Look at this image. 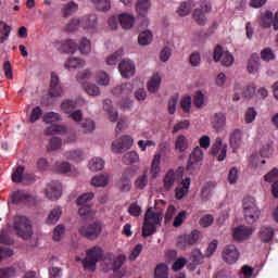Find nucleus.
<instances>
[{
  "label": "nucleus",
  "mask_w": 278,
  "mask_h": 278,
  "mask_svg": "<svg viewBox=\"0 0 278 278\" xmlns=\"http://www.w3.org/2000/svg\"><path fill=\"white\" fill-rule=\"evenodd\" d=\"M163 215L160 212H155L152 208H148L144 215V222L142 227L143 238H149L152 233H155V227L162 225Z\"/></svg>",
  "instance_id": "nucleus-1"
},
{
  "label": "nucleus",
  "mask_w": 278,
  "mask_h": 278,
  "mask_svg": "<svg viewBox=\"0 0 278 278\" xmlns=\"http://www.w3.org/2000/svg\"><path fill=\"white\" fill-rule=\"evenodd\" d=\"M13 229L15 233L23 240H29L34 236V230L31 229V220L27 216L17 215L13 222Z\"/></svg>",
  "instance_id": "nucleus-2"
},
{
  "label": "nucleus",
  "mask_w": 278,
  "mask_h": 278,
  "mask_svg": "<svg viewBox=\"0 0 278 278\" xmlns=\"http://www.w3.org/2000/svg\"><path fill=\"white\" fill-rule=\"evenodd\" d=\"M103 257V250L101 247L96 245L87 252V257L81 260V257L77 256L76 262H81L85 270H97V262Z\"/></svg>",
  "instance_id": "nucleus-3"
},
{
  "label": "nucleus",
  "mask_w": 278,
  "mask_h": 278,
  "mask_svg": "<svg viewBox=\"0 0 278 278\" xmlns=\"http://www.w3.org/2000/svg\"><path fill=\"white\" fill-rule=\"evenodd\" d=\"M243 216L248 223H255L260 219L262 212L257 207V202L253 197H245L242 202Z\"/></svg>",
  "instance_id": "nucleus-4"
},
{
  "label": "nucleus",
  "mask_w": 278,
  "mask_h": 278,
  "mask_svg": "<svg viewBox=\"0 0 278 278\" xmlns=\"http://www.w3.org/2000/svg\"><path fill=\"white\" fill-rule=\"evenodd\" d=\"M103 222L96 220L88 225H83L78 228V233L83 236V238H87V240H97L103 231Z\"/></svg>",
  "instance_id": "nucleus-5"
},
{
  "label": "nucleus",
  "mask_w": 278,
  "mask_h": 278,
  "mask_svg": "<svg viewBox=\"0 0 278 278\" xmlns=\"http://www.w3.org/2000/svg\"><path fill=\"white\" fill-rule=\"evenodd\" d=\"M205 153L203 149L197 146L189 155V160L187 162V170L190 175H194V173H199L201 166H203V157Z\"/></svg>",
  "instance_id": "nucleus-6"
},
{
  "label": "nucleus",
  "mask_w": 278,
  "mask_h": 278,
  "mask_svg": "<svg viewBox=\"0 0 278 278\" xmlns=\"http://www.w3.org/2000/svg\"><path fill=\"white\" fill-rule=\"evenodd\" d=\"M46 134H47V136H55L58 134L60 136H64V134H65L64 142H67V143L77 142V132H75V131L67 132L66 126H64V125L50 126V127L46 128Z\"/></svg>",
  "instance_id": "nucleus-7"
},
{
  "label": "nucleus",
  "mask_w": 278,
  "mask_h": 278,
  "mask_svg": "<svg viewBox=\"0 0 278 278\" xmlns=\"http://www.w3.org/2000/svg\"><path fill=\"white\" fill-rule=\"evenodd\" d=\"M181 180H184L181 172L169 169L163 177V188L165 190H173V187L180 184Z\"/></svg>",
  "instance_id": "nucleus-8"
},
{
  "label": "nucleus",
  "mask_w": 278,
  "mask_h": 278,
  "mask_svg": "<svg viewBox=\"0 0 278 278\" xmlns=\"http://www.w3.org/2000/svg\"><path fill=\"white\" fill-rule=\"evenodd\" d=\"M222 260L229 265L236 264L240 260V251L233 244L225 245L222 251Z\"/></svg>",
  "instance_id": "nucleus-9"
},
{
  "label": "nucleus",
  "mask_w": 278,
  "mask_h": 278,
  "mask_svg": "<svg viewBox=\"0 0 278 278\" xmlns=\"http://www.w3.org/2000/svg\"><path fill=\"white\" fill-rule=\"evenodd\" d=\"M134 147V137L126 135L113 141L111 149L113 153H123Z\"/></svg>",
  "instance_id": "nucleus-10"
},
{
  "label": "nucleus",
  "mask_w": 278,
  "mask_h": 278,
  "mask_svg": "<svg viewBox=\"0 0 278 278\" xmlns=\"http://www.w3.org/2000/svg\"><path fill=\"white\" fill-rule=\"evenodd\" d=\"M81 29L85 31H96L99 27V16L96 13L83 15L80 17Z\"/></svg>",
  "instance_id": "nucleus-11"
},
{
  "label": "nucleus",
  "mask_w": 278,
  "mask_h": 278,
  "mask_svg": "<svg viewBox=\"0 0 278 278\" xmlns=\"http://www.w3.org/2000/svg\"><path fill=\"white\" fill-rule=\"evenodd\" d=\"M197 9V0H185L178 4L176 8V14L180 18H186V16H190L192 11Z\"/></svg>",
  "instance_id": "nucleus-12"
},
{
  "label": "nucleus",
  "mask_w": 278,
  "mask_h": 278,
  "mask_svg": "<svg viewBox=\"0 0 278 278\" xmlns=\"http://www.w3.org/2000/svg\"><path fill=\"white\" fill-rule=\"evenodd\" d=\"M215 62H220L223 66H231L233 64V55L229 51L223 50L220 46H217L214 50Z\"/></svg>",
  "instance_id": "nucleus-13"
},
{
  "label": "nucleus",
  "mask_w": 278,
  "mask_h": 278,
  "mask_svg": "<svg viewBox=\"0 0 278 278\" xmlns=\"http://www.w3.org/2000/svg\"><path fill=\"white\" fill-rule=\"evenodd\" d=\"M211 153L217 157L218 162H223L225 157H227V143L223 142V138H216L212 146Z\"/></svg>",
  "instance_id": "nucleus-14"
},
{
  "label": "nucleus",
  "mask_w": 278,
  "mask_h": 278,
  "mask_svg": "<svg viewBox=\"0 0 278 278\" xmlns=\"http://www.w3.org/2000/svg\"><path fill=\"white\" fill-rule=\"evenodd\" d=\"M118 68L122 77L125 79H129V77H134V75H136V64L129 59H124L119 63Z\"/></svg>",
  "instance_id": "nucleus-15"
},
{
  "label": "nucleus",
  "mask_w": 278,
  "mask_h": 278,
  "mask_svg": "<svg viewBox=\"0 0 278 278\" xmlns=\"http://www.w3.org/2000/svg\"><path fill=\"white\" fill-rule=\"evenodd\" d=\"M253 228L247 226H239L232 230V238L236 242H244L253 236Z\"/></svg>",
  "instance_id": "nucleus-16"
},
{
  "label": "nucleus",
  "mask_w": 278,
  "mask_h": 278,
  "mask_svg": "<svg viewBox=\"0 0 278 278\" xmlns=\"http://www.w3.org/2000/svg\"><path fill=\"white\" fill-rule=\"evenodd\" d=\"M46 197L50 201H58L62 197V184L59 181H52L48 184L46 188Z\"/></svg>",
  "instance_id": "nucleus-17"
},
{
  "label": "nucleus",
  "mask_w": 278,
  "mask_h": 278,
  "mask_svg": "<svg viewBox=\"0 0 278 278\" xmlns=\"http://www.w3.org/2000/svg\"><path fill=\"white\" fill-rule=\"evenodd\" d=\"M134 92V85L131 83H125L113 88L112 93L114 97H118L119 99H127L131 97Z\"/></svg>",
  "instance_id": "nucleus-18"
},
{
  "label": "nucleus",
  "mask_w": 278,
  "mask_h": 278,
  "mask_svg": "<svg viewBox=\"0 0 278 278\" xmlns=\"http://www.w3.org/2000/svg\"><path fill=\"white\" fill-rule=\"evenodd\" d=\"M64 92V88L60 84V77L58 74L52 73L50 78V89L49 94L50 97H60Z\"/></svg>",
  "instance_id": "nucleus-19"
},
{
  "label": "nucleus",
  "mask_w": 278,
  "mask_h": 278,
  "mask_svg": "<svg viewBox=\"0 0 278 278\" xmlns=\"http://www.w3.org/2000/svg\"><path fill=\"white\" fill-rule=\"evenodd\" d=\"M125 262H127V256L125 254H119L116 258H113V278L125 277V271L121 270Z\"/></svg>",
  "instance_id": "nucleus-20"
},
{
  "label": "nucleus",
  "mask_w": 278,
  "mask_h": 278,
  "mask_svg": "<svg viewBox=\"0 0 278 278\" xmlns=\"http://www.w3.org/2000/svg\"><path fill=\"white\" fill-rule=\"evenodd\" d=\"M265 181L271 184V192L275 199H278V169L274 168L264 176Z\"/></svg>",
  "instance_id": "nucleus-21"
},
{
  "label": "nucleus",
  "mask_w": 278,
  "mask_h": 278,
  "mask_svg": "<svg viewBox=\"0 0 278 278\" xmlns=\"http://www.w3.org/2000/svg\"><path fill=\"white\" fill-rule=\"evenodd\" d=\"M190 184H192V180H190V178H185L177 184V187L175 189L176 199H184V197H186L190 192Z\"/></svg>",
  "instance_id": "nucleus-22"
},
{
  "label": "nucleus",
  "mask_w": 278,
  "mask_h": 278,
  "mask_svg": "<svg viewBox=\"0 0 278 278\" xmlns=\"http://www.w3.org/2000/svg\"><path fill=\"white\" fill-rule=\"evenodd\" d=\"M160 173H162V154L155 153L151 162L150 175L152 179H157Z\"/></svg>",
  "instance_id": "nucleus-23"
},
{
  "label": "nucleus",
  "mask_w": 278,
  "mask_h": 278,
  "mask_svg": "<svg viewBox=\"0 0 278 278\" xmlns=\"http://www.w3.org/2000/svg\"><path fill=\"white\" fill-rule=\"evenodd\" d=\"M242 129L236 128L229 135V144L232 151H238L239 147H242Z\"/></svg>",
  "instance_id": "nucleus-24"
},
{
  "label": "nucleus",
  "mask_w": 278,
  "mask_h": 278,
  "mask_svg": "<svg viewBox=\"0 0 278 278\" xmlns=\"http://www.w3.org/2000/svg\"><path fill=\"white\" fill-rule=\"evenodd\" d=\"M161 86H162V75H160V73H154L147 83L148 91L151 94H155V92L160 90Z\"/></svg>",
  "instance_id": "nucleus-25"
},
{
  "label": "nucleus",
  "mask_w": 278,
  "mask_h": 278,
  "mask_svg": "<svg viewBox=\"0 0 278 278\" xmlns=\"http://www.w3.org/2000/svg\"><path fill=\"white\" fill-rule=\"evenodd\" d=\"M211 125L216 131H223V128L227 125V116H225V113L213 114Z\"/></svg>",
  "instance_id": "nucleus-26"
},
{
  "label": "nucleus",
  "mask_w": 278,
  "mask_h": 278,
  "mask_svg": "<svg viewBox=\"0 0 278 278\" xmlns=\"http://www.w3.org/2000/svg\"><path fill=\"white\" fill-rule=\"evenodd\" d=\"M79 12V4L75 1H70L62 4L61 14L64 18H70L73 14H77Z\"/></svg>",
  "instance_id": "nucleus-27"
},
{
  "label": "nucleus",
  "mask_w": 278,
  "mask_h": 278,
  "mask_svg": "<svg viewBox=\"0 0 278 278\" xmlns=\"http://www.w3.org/2000/svg\"><path fill=\"white\" fill-rule=\"evenodd\" d=\"M136 23V16L131 13H122L119 14V25L122 29H131Z\"/></svg>",
  "instance_id": "nucleus-28"
},
{
  "label": "nucleus",
  "mask_w": 278,
  "mask_h": 278,
  "mask_svg": "<svg viewBox=\"0 0 278 278\" xmlns=\"http://www.w3.org/2000/svg\"><path fill=\"white\" fill-rule=\"evenodd\" d=\"M204 257H205V255H203V252H201V250L194 249L191 252V255L189 257L190 269L194 270L197 268V266H199L203 262Z\"/></svg>",
  "instance_id": "nucleus-29"
},
{
  "label": "nucleus",
  "mask_w": 278,
  "mask_h": 278,
  "mask_svg": "<svg viewBox=\"0 0 278 278\" xmlns=\"http://www.w3.org/2000/svg\"><path fill=\"white\" fill-rule=\"evenodd\" d=\"M135 10L138 16H147L151 10V0H137L135 3Z\"/></svg>",
  "instance_id": "nucleus-30"
},
{
  "label": "nucleus",
  "mask_w": 278,
  "mask_h": 278,
  "mask_svg": "<svg viewBox=\"0 0 278 278\" xmlns=\"http://www.w3.org/2000/svg\"><path fill=\"white\" fill-rule=\"evenodd\" d=\"M190 147V141L184 135H179L175 139V149L178 153H186Z\"/></svg>",
  "instance_id": "nucleus-31"
},
{
  "label": "nucleus",
  "mask_w": 278,
  "mask_h": 278,
  "mask_svg": "<svg viewBox=\"0 0 278 278\" xmlns=\"http://www.w3.org/2000/svg\"><path fill=\"white\" fill-rule=\"evenodd\" d=\"M258 23L261 27L264 29H270L273 27V12L271 11H264L260 15Z\"/></svg>",
  "instance_id": "nucleus-32"
},
{
  "label": "nucleus",
  "mask_w": 278,
  "mask_h": 278,
  "mask_svg": "<svg viewBox=\"0 0 278 278\" xmlns=\"http://www.w3.org/2000/svg\"><path fill=\"white\" fill-rule=\"evenodd\" d=\"M86 65V62L79 58H70L65 63H64V68L67 71H75L77 68H83V66Z\"/></svg>",
  "instance_id": "nucleus-33"
},
{
  "label": "nucleus",
  "mask_w": 278,
  "mask_h": 278,
  "mask_svg": "<svg viewBox=\"0 0 278 278\" xmlns=\"http://www.w3.org/2000/svg\"><path fill=\"white\" fill-rule=\"evenodd\" d=\"M275 238V229L269 226H263L260 230V239L262 242L268 243Z\"/></svg>",
  "instance_id": "nucleus-34"
},
{
  "label": "nucleus",
  "mask_w": 278,
  "mask_h": 278,
  "mask_svg": "<svg viewBox=\"0 0 278 278\" xmlns=\"http://www.w3.org/2000/svg\"><path fill=\"white\" fill-rule=\"evenodd\" d=\"M191 16L197 25H200V26L207 25V16H205V13L201 11V8H195Z\"/></svg>",
  "instance_id": "nucleus-35"
},
{
  "label": "nucleus",
  "mask_w": 278,
  "mask_h": 278,
  "mask_svg": "<svg viewBox=\"0 0 278 278\" xmlns=\"http://www.w3.org/2000/svg\"><path fill=\"white\" fill-rule=\"evenodd\" d=\"M103 110L108 112L109 118L112 123H116V121H118V112L114 111V108L112 106V100H104Z\"/></svg>",
  "instance_id": "nucleus-36"
},
{
  "label": "nucleus",
  "mask_w": 278,
  "mask_h": 278,
  "mask_svg": "<svg viewBox=\"0 0 278 278\" xmlns=\"http://www.w3.org/2000/svg\"><path fill=\"white\" fill-rule=\"evenodd\" d=\"M140 47H149L153 42V33L151 30H143L138 36Z\"/></svg>",
  "instance_id": "nucleus-37"
},
{
  "label": "nucleus",
  "mask_w": 278,
  "mask_h": 278,
  "mask_svg": "<svg viewBox=\"0 0 278 278\" xmlns=\"http://www.w3.org/2000/svg\"><path fill=\"white\" fill-rule=\"evenodd\" d=\"M12 31V27L8 25V23L1 21L0 22V45H3L8 38H10V33Z\"/></svg>",
  "instance_id": "nucleus-38"
},
{
  "label": "nucleus",
  "mask_w": 278,
  "mask_h": 278,
  "mask_svg": "<svg viewBox=\"0 0 278 278\" xmlns=\"http://www.w3.org/2000/svg\"><path fill=\"white\" fill-rule=\"evenodd\" d=\"M89 170H103V168L105 167V161H103V159L101 157H93L89 161L88 164Z\"/></svg>",
  "instance_id": "nucleus-39"
},
{
  "label": "nucleus",
  "mask_w": 278,
  "mask_h": 278,
  "mask_svg": "<svg viewBox=\"0 0 278 278\" xmlns=\"http://www.w3.org/2000/svg\"><path fill=\"white\" fill-rule=\"evenodd\" d=\"M78 50L81 55H88V53L92 51V43L90 42V39L83 37L79 41Z\"/></svg>",
  "instance_id": "nucleus-40"
},
{
  "label": "nucleus",
  "mask_w": 278,
  "mask_h": 278,
  "mask_svg": "<svg viewBox=\"0 0 278 278\" xmlns=\"http://www.w3.org/2000/svg\"><path fill=\"white\" fill-rule=\"evenodd\" d=\"M83 88L89 97H99L101 94V89L96 84L87 83L83 85Z\"/></svg>",
  "instance_id": "nucleus-41"
},
{
  "label": "nucleus",
  "mask_w": 278,
  "mask_h": 278,
  "mask_svg": "<svg viewBox=\"0 0 278 278\" xmlns=\"http://www.w3.org/2000/svg\"><path fill=\"white\" fill-rule=\"evenodd\" d=\"M94 3L97 10L99 12H110L112 10V1L111 0H91Z\"/></svg>",
  "instance_id": "nucleus-42"
},
{
  "label": "nucleus",
  "mask_w": 278,
  "mask_h": 278,
  "mask_svg": "<svg viewBox=\"0 0 278 278\" xmlns=\"http://www.w3.org/2000/svg\"><path fill=\"white\" fill-rule=\"evenodd\" d=\"M62 217V207L55 206L48 216V225H55Z\"/></svg>",
  "instance_id": "nucleus-43"
},
{
  "label": "nucleus",
  "mask_w": 278,
  "mask_h": 278,
  "mask_svg": "<svg viewBox=\"0 0 278 278\" xmlns=\"http://www.w3.org/2000/svg\"><path fill=\"white\" fill-rule=\"evenodd\" d=\"M108 175H97L91 179V186L94 188H105L108 186Z\"/></svg>",
  "instance_id": "nucleus-44"
},
{
  "label": "nucleus",
  "mask_w": 278,
  "mask_h": 278,
  "mask_svg": "<svg viewBox=\"0 0 278 278\" xmlns=\"http://www.w3.org/2000/svg\"><path fill=\"white\" fill-rule=\"evenodd\" d=\"M54 170L61 175H66V173H73V166L68 162H58Z\"/></svg>",
  "instance_id": "nucleus-45"
},
{
  "label": "nucleus",
  "mask_w": 278,
  "mask_h": 278,
  "mask_svg": "<svg viewBox=\"0 0 278 278\" xmlns=\"http://www.w3.org/2000/svg\"><path fill=\"white\" fill-rule=\"evenodd\" d=\"M154 278H168V265L164 263L156 265Z\"/></svg>",
  "instance_id": "nucleus-46"
},
{
  "label": "nucleus",
  "mask_w": 278,
  "mask_h": 278,
  "mask_svg": "<svg viewBox=\"0 0 278 278\" xmlns=\"http://www.w3.org/2000/svg\"><path fill=\"white\" fill-rule=\"evenodd\" d=\"M64 233H66V226L60 224L58 225L52 232V240H54V242H60V240H62V238H64Z\"/></svg>",
  "instance_id": "nucleus-47"
},
{
  "label": "nucleus",
  "mask_w": 278,
  "mask_h": 278,
  "mask_svg": "<svg viewBox=\"0 0 278 278\" xmlns=\"http://www.w3.org/2000/svg\"><path fill=\"white\" fill-rule=\"evenodd\" d=\"M96 83L98 86H110V74L108 72H98L96 74Z\"/></svg>",
  "instance_id": "nucleus-48"
},
{
  "label": "nucleus",
  "mask_w": 278,
  "mask_h": 278,
  "mask_svg": "<svg viewBox=\"0 0 278 278\" xmlns=\"http://www.w3.org/2000/svg\"><path fill=\"white\" fill-rule=\"evenodd\" d=\"M260 71V58L252 56L248 62V73L255 75Z\"/></svg>",
  "instance_id": "nucleus-49"
},
{
  "label": "nucleus",
  "mask_w": 278,
  "mask_h": 278,
  "mask_svg": "<svg viewBox=\"0 0 278 278\" xmlns=\"http://www.w3.org/2000/svg\"><path fill=\"white\" fill-rule=\"evenodd\" d=\"M62 121V115L55 112H49L43 115V122H46L47 125H51L53 123H60Z\"/></svg>",
  "instance_id": "nucleus-50"
},
{
  "label": "nucleus",
  "mask_w": 278,
  "mask_h": 278,
  "mask_svg": "<svg viewBox=\"0 0 278 278\" xmlns=\"http://www.w3.org/2000/svg\"><path fill=\"white\" fill-rule=\"evenodd\" d=\"M123 58V50H117L116 52L110 54L106 58V64L108 66H116L118 64V61Z\"/></svg>",
  "instance_id": "nucleus-51"
},
{
  "label": "nucleus",
  "mask_w": 278,
  "mask_h": 278,
  "mask_svg": "<svg viewBox=\"0 0 278 278\" xmlns=\"http://www.w3.org/2000/svg\"><path fill=\"white\" fill-rule=\"evenodd\" d=\"M65 157L72 162H80V160H84V152L81 150H72L65 153Z\"/></svg>",
  "instance_id": "nucleus-52"
},
{
  "label": "nucleus",
  "mask_w": 278,
  "mask_h": 278,
  "mask_svg": "<svg viewBox=\"0 0 278 278\" xmlns=\"http://www.w3.org/2000/svg\"><path fill=\"white\" fill-rule=\"evenodd\" d=\"M128 214L134 218L140 217L142 214V206L138 202H134L128 207Z\"/></svg>",
  "instance_id": "nucleus-53"
},
{
  "label": "nucleus",
  "mask_w": 278,
  "mask_h": 278,
  "mask_svg": "<svg viewBox=\"0 0 278 278\" xmlns=\"http://www.w3.org/2000/svg\"><path fill=\"white\" fill-rule=\"evenodd\" d=\"M78 214L81 216V218L88 220V218H92L94 216V211H92V208H90L88 205H80L78 208Z\"/></svg>",
  "instance_id": "nucleus-54"
},
{
  "label": "nucleus",
  "mask_w": 278,
  "mask_h": 278,
  "mask_svg": "<svg viewBox=\"0 0 278 278\" xmlns=\"http://www.w3.org/2000/svg\"><path fill=\"white\" fill-rule=\"evenodd\" d=\"M124 162L126 164H137V162H140V154L136 151H129L124 155Z\"/></svg>",
  "instance_id": "nucleus-55"
},
{
  "label": "nucleus",
  "mask_w": 278,
  "mask_h": 278,
  "mask_svg": "<svg viewBox=\"0 0 278 278\" xmlns=\"http://www.w3.org/2000/svg\"><path fill=\"white\" fill-rule=\"evenodd\" d=\"M143 249L144 248L142 247L141 243L136 244L134 247V249L130 250V253H129V256H128L129 262H136L138 260V257H140V253H142Z\"/></svg>",
  "instance_id": "nucleus-56"
},
{
  "label": "nucleus",
  "mask_w": 278,
  "mask_h": 278,
  "mask_svg": "<svg viewBox=\"0 0 278 278\" xmlns=\"http://www.w3.org/2000/svg\"><path fill=\"white\" fill-rule=\"evenodd\" d=\"M255 118H257V111L255 110V108L251 106L245 111L244 121L247 125H251V123H253Z\"/></svg>",
  "instance_id": "nucleus-57"
},
{
  "label": "nucleus",
  "mask_w": 278,
  "mask_h": 278,
  "mask_svg": "<svg viewBox=\"0 0 278 278\" xmlns=\"http://www.w3.org/2000/svg\"><path fill=\"white\" fill-rule=\"evenodd\" d=\"M195 3V8H200L201 12H203L204 14H210V12H212V3L210 1L197 0Z\"/></svg>",
  "instance_id": "nucleus-58"
},
{
  "label": "nucleus",
  "mask_w": 278,
  "mask_h": 278,
  "mask_svg": "<svg viewBox=\"0 0 278 278\" xmlns=\"http://www.w3.org/2000/svg\"><path fill=\"white\" fill-rule=\"evenodd\" d=\"M79 27L81 29V17H74L66 25L67 31H77Z\"/></svg>",
  "instance_id": "nucleus-59"
},
{
  "label": "nucleus",
  "mask_w": 278,
  "mask_h": 278,
  "mask_svg": "<svg viewBox=\"0 0 278 278\" xmlns=\"http://www.w3.org/2000/svg\"><path fill=\"white\" fill-rule=\"evenodd\" d=\"M275 58V51H273V49L270 48H265L261 51V60H263L264 62H273Z\"/></svg>",
  "instance_id": "nucleus-60"
},
{
  "label": "nucleus",
  "mask_w": 278,
  "mask_h": 278,
  "mask_svg": "<svg viewBox=\"0 0 278 278\" xmlns=\"http://www.w3.org/2000/svg\"><path fill=\"white\" fill-rule=\"evenodd\" d=\"M92 199H94V193L92 192H87L84 193L83 195H80L76 203L77 205H88V203H90V201H92Z\"/></svg>",
  "instance_id": "nucleus-61"
},
{
  "label": "nucleus",
  "mask_w": 278,
  "mask_h": 278,
  "mask_svg": "<svg viewBox=\"0 0 278 278\" xmlns=\"http://www.w3.org/2000/svg\"><path fill=\"white\" fill-rule=\"evenodd\" d=\"M76 108H77V105L75 104V102H73V100H65L61 104V110L65 114H71L73 112V110H75Z\"/></svg>",
  "instance_id": "nucleus-62"
},
{
  "label": "nucleus",
  "mask_w": 278,
  "mask_h": 278,
  "mask_svg": "<svg viewBox=\"0 0 278 278\" xmlns=\"http://www.w3.org/2000/svg\"><path fill=\"white\" fill-rule=\"evenodd\" d=\"M16 277V269L14 267L0 268V278Z\"/></svg>",
  "instance_id": "nucleus-63"
},
{
  "label": "nucleus",
  "mask_w": 278,
  "mask_h": 278,
  "mask_svg": "<svg viewBox=\"0 0 278 278\" xmlns=\"http://www.w3.org/2000/svg\"><path fill=\"white\" fill-rule=\"evenodd\" d=\"M61 147H62V139H60L58 137H53L50 140L47 149H48V151H58V149H61Z\"/></svg>",
  "instance_id": "nucleus-64"
}]
</instances>
